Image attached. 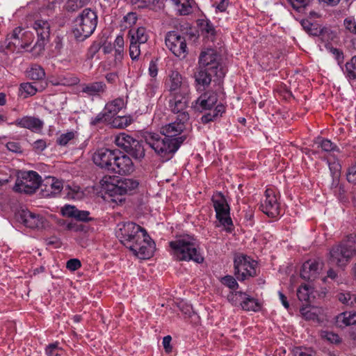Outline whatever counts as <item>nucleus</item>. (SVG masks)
<instances>
[{
    "instance_id": "f257e3e1",
    "label": "nucleus",
    "mask_w": 356,
    "mask_h": 356,
    "mask_svg": "<svg viewBox=\"0 0 356 356\" xmlns=\"http://www.w3.org/2000/svg\"><path fill=\"white\" fill-rule=\"evenodd\" d=\"M186 123L176 120L162 127L160 134L147 132L144 135L145 142L158 156L168 161L186 138L185 136H178Z\"/></svg>"
},
{
    "instance_id": "f03ea898",
    "label": "nucleus",
    "mask_w": 356,
    "mask_h": 356,
    "mask_svg": "<svg viewBox=\"0 0 356 356\" xmlns=\"http://www.w3.org/2000/svg\"><path fill=\"white\" fill-rule=\"evenodd\" d=\"M118 227L116 236L126 248L141 259L152 257L155 243L144 228L133 222H120Z\"/></svg>"
},
{
    "instance_id": "7ed1b4c3",
    "label": "nucleus",
    "mask_w": 356,
    "mask_h": 356,
    "mask_svg": "<svg viewBox=\"0 0 356 356\" xmlns=\"http://www.w3.org/2000/svg\"><path fill=\"white\" fill-rule=\"evenodd\" d=\"M173 255L178 261H193L201 264L204 257L200 252L197 239L191 235H184L170 242Z\"/></svg>"
},
{
    "instance_id": "20e7f679",
    "label": "nucleus",
    "mask_w": 356,
    "mask_h": 356,
    "mask_svg": "<svg viewBox=\"0 0 356 356\" xmlns=\"http://www.w3.org/2000/svg\"><path fill=\"white\" fill-rule=\"evenodd\" d=\"M355 256H356V236L350 235L330 249L329 261L339 267H344Z\"/></svg>"
},
{
    "instance_id": "39448f33",
    "label": "nucleus",
    "mask_w": 356,
    "mask_h": 356,
    "mask_svg": "<svg viewBox=\"0 0 356 356\" xmlns=\"http://www.w3.org/2000/svg\"><path fill=\"white\" fill-rule=\"evenodd\" d=\"M97 16L90 8H85L73 21L72 33L78 40L88 38L95 30Z\"/></svg>"
},
{
    "instance_id": "423d86ee",
    "label": "nucleus",
    "mask_w": 356,
    "mask_h": 356,
    "mask_svg": "<svg viewBox=\"0 0 356 356\" xmlns=\"http://www.w3.org/2000/svg\"><path fill=\"white\" fill-rule=\"evenodd\" d=\"M29 35L30 33L22 28H15L7 35L4 41L0 42V52L7 55L28 47L31 44Z\"/></svg>"
},
{
    "instance_id": "0eeeda50",
    "label": "nucleus",
    "mask_w": 356,
    "mask_h": 356,
    "mask_svg": "<svg viewBox=\"0 0 356 356\" xmlns=\"http://www.w3.org/2000/svg\"><path fill=\"white\" fill-rule=\"evenodd\" d=\"M115 143L118 147L136 160H141L145 155L143 141L138 140L124 133L117 136Z\"/></svg>"
},
{
    "instance_id": "6e6552de",
    "label": "nucleus",
    "mask_w": 356,
    "mask_h": 356,
    "mask_svg": "<svg viewBox=\"0 0 356 356\" xmlns=\"http://www.w3.org/2000/svg\"><path fill=\"white\" fill-rule=\"evenodd\" d=\"M234 266V275L239 281H244L257 275V262L243 254L235 256Z\"/></svg>"
},
{
    "instance_id": "1a4fd4ad",
    "label": "nucleus",
    "mask_w": 356,
    "mask_h": 356,
    "mask_svg": "<svg viewBox=\"0 0 356 356\" xmlns=\"http://www.w3.org/2000/svg\"><path fill=\"white\" fill-rule=\"evenodd\" d=\"M211 201L216 213V218L227 230L230 231L233 224L229 216V206L225 195L221 192H216L212 195Z\"/></svg>"
},
{
    "instance_id": "9d476101",
    "label": "nucleus",
    "mask_w": 356,
    "mask_h": 356,
    "mask_svg": "<svg viewBox=\"0 0 356 356\" xmlns=\"http://www.w3.org/2000/svg\"><path fill=\"white\" fill-rule=\"evenodd\" d=\"M218 58V55L212 49L202 51L199 58V67L210 70L218 79H222L225 74V70L220 65Z\"/></svg>"
},
{
    "instance_id": "9b49d317",
    "label": "nucleus",
    "mask_w": 356,
    "mask_h": 356,
    "mask_svg": "<svg viewBox=\"0 0 356 356\" xmlns=\"http://www.w3.org/2000/svg\"><path fill=\"white\" fill-rule=\"evenodd\" d=\"M189 97L188 94H177L169 101V107L172 113L177 115V120L188 122L190 119L188 113Z\"/></svg>"
},
{
    "instance_id": "f8f14e48",
    "label": "nucleus",
    "mask_w": 356,
    "mask_h": 356,
    "mask_svg": "<svg viewBox=\"0 0 356 356\" xmlns=\"http://www.w3.org/2000/svg\"><path fill=\"white\" fill-rule=\"evenodd\" d=\"M165 44L170 51L177 57L184 58L187 54V45L185 37L176 31H170L165 36Z\"/></svg>"
},
{
    "instance_id": "ddd939ff",
    "label": "nucleus",
    "mask_w": 356,
    "mask_h": 356,
    "mask_svg": "<svg viewBox=\"0 0 356 356\" xmlns=\"http://www.w3.org/2000/svg\"><path fill=\"white\" fill-rule=\"evenodd\" d=\"M40 177L35 171H29L26 173L20 181H17L15 190L17 192L32 194L36 189L40 187Z\"/></svg>"
},
{
    "instance_id": "4468645a",
    "label": "nucleus",
    "mask_w": 356,
    "mask_h": 356,
    "mask_svg": "<svg viewBox=\"0 0 356 356\" xmlns=\"http://www.w3.org/2000/svg\"><path fill=\"white\" fill-rule=\"evenodd\" d=\"M116 154H119L118 149L100 148L93 154L92 161L96 165L110 172Z\"/></svg>"
},
{
    "instance_id": "2eb2a0df",
    "label": "nucleus",
    "mask_w": 356,
    "mask_h": 356,
    "mask_svg": "<svg viewBox=\"0 0 356 356\" xmlns=\"http://www.w3.org/2000/svg\"><path fill=\"white\" fill-rule=\"evenodd\" d=\"M265 200L260 204L261 211L268 217L275 218L280 214V204L272 188H267L265 191Z\"/></svg>"
},
{
    "instance_id": "dca6fc26",
    "label": "nucleus",
    "mask_w": 356,
    "mask_h": 356,
    "mask_svg": "<svg viewBox=\"0 0 356 356\" xmlns=\"http://www.w3.org/2000/svg\"><path fill=\"white\" fill-rule=\"evenodd\" d=\"M134 170V165L130 157L122 154L119 150V154H116L115 155L112 166V170H111L110 172L126 175L131 173Z\"/></svg>"
},
{
    "instance_id": "f3484780",
    "label": "nucleus",
    "mask_w": 356,
    "mask_h": 356,
    "mask_svg": "<svg viewBox=\"0 0 356 356\" xmlns=\"http://www.w3.org/2000/svg\"><path fill=\"white\" fill-rule=\"evenodd\" d=\"M33 28L35 31L38 40L34 47L38 48L40 51L44 49L46 42L50 36V24L47 20L36 19Z\"/></svg>"
},
{
    "instance_id": "a211bd4d",
    "label": "nucleus",
    "mask_w": 356,
    "mask_h": 356,
    "mask_svg": "<svg viewBox=\"0 0 356 356\" xmlns=\"http://www.w3.org/2000/svg\"><path fill=\"white\" fill-rule=\"evenodd\" d=\"M217 93L213 90H209L201 95L193 104L195 110L203 112L207 110H211L213 106L217 103Z\"/></svg>"
},
{
    "instance_id": "6ab92c4d",
    "label": "nucleus",
    "mask_w": 356,
    "mask_h": 356,
    "mask_svg": "<svg viewBox=\"0 0 356 356\" xmlns=\"http://www.w3.org/2000/svg\"><path fill=\"white\" fill-rule=\"evenodd\" d=\"M168 90L175 96L177 94H188V86L182 82L181 74L177 71H172L166 81Z\"/></svg>"
},
{
    "instance_id": "aec40b11",
    "label": "nucleus",
    "mask_w": 356,
    "mask_h": 356,
    "mask_svg": "<svg viewBox=\"0 0 356 356\" xmlns=\"http://www.w3.org/2000/svg\"><path fill=\"white\" fill-rule=\"evenodd\" d=\"M41 193L44 197H51L58 194L63 189L62 181L54 177H47L40 184Z\"/></svg>"
},
{
    "instance_id": "412c9836",
    "label": "nucleus",
    "mask_w": 356,
    "mask_h": 356,
    "mask_svg": "<svg viewBox=\"0 0 356 356\" xmlns=\"http://www.w3.org/2000/svg\"><path fill=\"white\" fill-rule=\"evenodd\" d=\"M323 263L316 260H309L302 265L300 276L308 281L314 280L323 268Z\"/></svg>"
},
{
    "instance_id": "4be33fe9",
    "label": "nucleus",
    "mask_w": 356,
    "mask_h": 356,
    "mask_svg": "<svg viewBox=\"0 0 356 356\" xmlns=\"http://www.w3.org/2000/svg\"><path fill=\"white\" fill-rule=\"evenodd\" d=\"M18 220L25 226L33 229L43 227L44 218L28 210H22L18 214Z\"/></svg>"
},
{
    "instance_id": "5701e85b",
    "label": "nucleus",
    "mask_w": 356,
    "mask_h": 356,
    "mask_svg": "<svg viewBox=\"0 0 356 356\" xmlns=\"http://www.w3.org/2000/svg\"><path fill=\"white\" fill-rule=\"evenodd\" d=\"M138 181L134 179L124 178L118 180L117 184L112 185L110 191L115 194H131L138 186Z\"/></svg>"
},
{
    "instance_id": "b1692460",
    "label": "nucleus",
    "mask_w": 356,
    "mask_h": 356,
    "mask_svg": "<svg viewBox=\"0 0 356 356\" xmlns=\"http://www.w3.org/2000/svg\"><path fill=\"white\" fill-rule=\"evenodd\" d=\"M19 127L30 129L33 131L40 130L43 127V122L38 118L32 116H25L18 118L15 122L11 123Z\"/></svg>"
},
{
    "instance_id": "393cba45",
    "label": "nucleus",
    "mask_w": 356,
    "mask_h": 356,
    "mask_svg": "<svg viewBox=\"0 0 356 356\" xmlns=\"http://www.w3.org/2000/svg\"><path fill=\"white\" fill-rule=\"evenodd\" d=\"M62 214L70 218H74L79 221L88 222L91 220L89 217L90 213L87 211H80L76 207L65 205L62 208Z\"/></svg>"
},
{
    "instance_id": "a878e982",
    "label": "nucleus",
    "mask_w": 356,
    "mask_h": 356,
    "mask_svg": "<svg viewBox=\"0 0 356 356\" xmlns=\"http://www.w3.org/2000/svg\"><path fill=\"white\" fill-rule=\"evenodd\" d=\"M124 100L121 98H117L107 103L104 108V111L106 113L107 119L111 121L114 118L118 116L117 115L124 107Z\"/></svg>"
},
{
    "instance_id": "bb28decb",
    "label": "nucleus",
    "mask_w": 356,
    "mask_h": 356,
    "mask_svg": "<svg viewBox=\"0 0 356 356\" xmlns=\"http://www.w3.org/2000/svg\"><path fill=\"white\" fill-rule=\"evenodd\" d=\"M212 76H215V74L210 70L199 67L195 74V82L198 86L197 90L200 89V86H202L203 88L208 86L211 83Z\"/></svg>"
},
{
    "instance_id": "cd10ccee",
    "label": "nucleus",
    "mask_w": 356,
    "mask_h": 356,
    "mask_svg": "<svg viewBox=\"0 0 356 356\" xmlns=\"http://www.w3.org/2000/svg\"><path fill=\"white\" fill-rule=\"evenodd\" d=\"M106 86L103 81H96L81 86V92L90 96L99 95L104 93Z\"/></svg>"
},
{
    "instance_id": "c85d7f7f",
    "label": "nucleus",
    "mask_w": 356,
    "mask_h": 356,
    "mask_svg": "<svg viewBox=\"0 0 356 356\" xmlns=\"http://www.w3.org/2000/svg\"><path fill=\"white\" fill-rule=\"evenodd\" d=\"M336 325L339 327H345L356 325V312H345L336 316Z\"/></svg>"
},
{
    "instance_id": "c756f323",
    "label": "nucleus",
    "mask_w": 356,
    "mask_h": 356,
    "mask_svg": "<svg viewBox=\"0 0 356 356\" xmlns=\"http://www.w3.org/2000/svg\"><path fill=\"white\" fill-rule=\"evenodd\" d=\"M209 113H205L201 118V122L203 124H207L214 121L216 118L221 116L225 111V107L222 104H218L214 109L209 110Z\"/></svg>"
},
{
    "instance_id": "7c9ffc66",
    "label": "nucleus",
    "mask_w": 356,
    "mask_h": 356,
    "mask_svg": "<svg viewBox=\"0 0 356 356\" xmlns=\"http://www.w3.org/2000/svg\"><path fill=\"white\" fill-rule=\"evenodd\" d=\"M26 76L30 79L41 81L45 78V72L42 66L38 64H33L27 70Z\"/></svg>"
},
{
    "instance_id": "2f4dec72",
    "label": "nucleus",
    "mask_w": 356,
    "mask_h": 356,
    "mask_svg": "<svg viewBox=\"0 0 356 356\" xmlns=\"http://www.w3.org/2000/svg\"><path fill=\"white\" fill-rule=\"evenodd\" d=\"M243 301L240 302L242 309L245 311L257 312L261 309V305L255 298L249 296H243Z\"/></svg>"
},
{
    "instance_id": "473e14b6",
    "label": "nucleus",
    "mask_w": 356,
    "mask_h": 356,
    "mask_svg": "<svg viewBox=\"0 0 356 356\" xmlns=\"http://www.w3.org/2000/svg\"><path fill=\"white\" fill-rule=\"evenodd\" d=\"M129 35H131L130 40L135 41L141 44H145L148 40L146 29L143 27H139L136 30H131Z\"/></svg>"
},
{
    "instance_id": "72a5a7b5",
    "label": "nucleus",
    "mask_w": 356,
    "mask_h": 356,
    "mask_svg": "<svg viewBox=\"0 0 356 356\" xmlns=\"http://www.w3.org/2000/svg\"><path fill=\"white\" fill-rule=\"evenodd\" d=\"M300 24L303 29L310 35L318 36L323 32V29L318 24L312 23L307 19H302Z\"/></svg>"
},
{
    "instance_id": "f704fd0d",
    "label": "nucleus",
    "mask_w": 356,
    "mask_h": 356,
    "mask_svg": "<svg viewBox=\"0 0 356 356\" xmlns=\"http://www.w3.org/2000/svg\"><path fill=\"white\" fill-rule=\"evenodd\" d=\"M199 26L202 34L206 37H213L216 35V30L213 25L208 19H200Z\"/></svg>"
},
{
    "instance_id": "c9c22d12",
    "label": "nucleus",
    "mask_w": 356,
    "mask_h": 356,
    "mask_svg": "<svg viewBox=\"0 0 356 356\" xmlns=\"http://www.w3.org/2000/svg\"><path fill=\"white\" fill-rule=\"evenodd\" d=\"M90 0H67L65 9L68 12H74L89 3Z\"/></svg>"
},
{
    "instance_id": "e433bc0d",
    "label": "nucleus",
    "mask_w": 356,
    "mask_h": 356,
    "mask_svg": "<svg viewBox=\"0 0 356 356\" xmlns=\"http://www.w3.org/2000/svg\"><path fill=\"white\" fill-rule=\"evenodd\" d=\"M176 5L181 6L179 12L181 15H186L191 12L193 0H172Z\"/></svg>"
},
{
    "instance_id": "4c0bfd02",
    "label": "nucleus",
    "mask_w": 356,
    "mask_h": 356,
    "mask_svg": "<svg viewBox=\"0 0 356 356\" xmlns=\"http://www.w3.org/2000/svg\"><path fill=\"white\" fill-rule=\"evenodd\" d=\"M77 136V132L74 131L62 134L56 140V143L60 146H65Z\"/></svg>"
},
{
    "instance_id": "58836bf2",
    "label": "nucleus",
    "mask_w": 356,
    "mask_h": 356,
    "mask_svg": "<svg viewBox=\"0 0 356 356\" xmlns=\"http://www.w3.org/2000/svg\"><path fill=\"white\" fill-rule=\"evenodd\" d=\"M346 74L350 79H356V56L346 64Z\"/></svg>"
},
{
    "instance_id": "ea45409f",
    "label": "nucleus",
    "mask_w": 356,
    "mask_h": 356,
    "mask_svg": "<svg viewBox=\"0 0 356 356\" xmlns=\"http://www.w3.org/2000/svg\"><path fill=\"white\" fill-rule=\"evenodd\" d=\"M311 289L307 284L300 286L297 291V296L300 301L301 302H309L310 295H311Z\"/></svg>"
},
{
    "instance_id": "a19ab883",
    "label": "nucleus",
    "mask_w": 356,
    "mask_h": 356,
    "mask_svg": "<svg viewBox=\"0 0 356 356\" xmlns=\"http://www.w3.org/2000/svg\"><path fill=\"white\" fill-rule=\"evenodd\" d=\"M160 0H131L133 5L137 6L139 8H149L154 9V6L159 3Z\"/></svg>"
},
{
    "instance_id": "79ce46f5",
    "label": "nucleus",
    "mask_w": 356,
    "mask_h": 356,
    "mask_svg": "<svg viewBox=\"0 0 356 356\" xmlns=\"http://www.w3.org/2000/svg\"><path fill=\"white\" fill-rule=\"evenodd\" d=\"M112 126L115 128H124L131 124V120L126 116H116L111 121Z\"/></svg>"
},
{
    "instance_id": "37998d69",
    "label": "nucleus",
    "mask_w": 356,
    "mask_h": 356,
    "mask_svg": "<svg viewBox=\"0 0 356 356\" xmlns=\"http://www.w3.org/2000/svg\"><path fill=\"white\" fill-rule=\"evenodd\" d=\"M338 300L346 305H353L356 302V296L349 292L340 293L337 295Z\"/></svg>"
},
{
    "instance_id": "c03bdc74",
    "label": "nucleus",
    "mask_w": 356,
    "mask_h": 356,
    "mask_svg": "<svg viewBox=\"0 0 356 356\" xmlns=\"http://www.w3.org/2000/svg\"><path fill=\"white\" fill-rule=\"evenodd\" d=\"M140 45L135 41L130 40L129 55L132 60H137L140 55Z\"/></svg>"
},
{
    "instance_id": "a18cd8bd",
    "label": "nucleus",
    "mask_w": 356,
    "mask_h": 356,
    "mask_svg": "<svg viewBox=\"0 0 356 356\" xmlns=\"http://www.w3.org/2000/svg\"><path fill=\"white\" fill-rule=\"evenodd\" d=\"M245 296H246V293L241 291L230 292L227 296V300L232 305L236 306L238 304L240 305V300H242Z\"/></svg>"
},
{
    "instance_id": "49530a36",
    "label": "nucleus",
    "mask_w": 356,
    "mask_h": 356,
    "mask_svg": "<svg viewBox=\"0 0 356 356\" xmlns=\"http://www.w3.org/2000/svg\"><path fill=\"white\" fill-rule=\"evenodd\" d=\"M300 313L306 320L315 321L318 319V315L315 312L312 311V309H310L307 304H306L305 307H302L300 309Z\"/></svg>"
},
{
    "instance_id": "de8ad7c7",
    "label": "nucleus",
    "mask_w": 356,
    "mask_h": 356,
    "mask_svg": "<svg viewBox=\"0 0 356 356\" xmlns=\"http://www.w3.org/2000/svg\"><path fill=\"white\" fill-rule=\"evenodd\" d=\"M48 356H60L62 349L58 347V343H50L45 349Z\"/></svg>"
},
{
    "instance_id": "09e8293b",
    "label": "nucleus",
    "mask_w": 356,
    "mask_h": 356,
    "mask_svg": "<svg viewBox=\"0 0 356 356\" xmlns=\"http://www.w3.org/2000/svg\"><path fill=\"white\" fill-rule=\"evenodd\" d=\"M222 284L227 286L231 289H236L238 287V284L236 279L232 275H226L221 279Z\"/></svg>"
},
{
    "instance_id": "8fccbe9b",
    "label": "nucleus",
    "mask_w": 356,
    "mask_h": 356,
    "mask_svg": "<svg viewBox=\"0 0 356 356\" xmlns=\"http://www.w3.org/2000/svg\"><path fill=\"white\" fill-rule=\"evenodd\" d=\"M321 337L332 343H339L341 342L339 336L332 332L325 331L321 334Z\"/></svg>"
},
{
    "instance_id": "3c124183",
    "label": "nucleus",
    "mask_w": 356,
    "mask_h": 356,
    "mask_svg": "<svg viewBox=\"0 0 356 356\" xmlns=\"http://www.w3.org/2000/svg\"><path fill=\"white\" fill-rule=\"evenodd\" d=\"M320 147L325 152L339 151L337 147L327 139L322 140L320 143Z\"/></svg>"
},
{
    "instance_id": "603ef678",
    "label": "nucleus",
    "mask_w": 356,
    "mask_h": 356,
    "mask_svg": "<svg viewBox=\"0 0 356 356\" xmlns=\"http://www.w3.org/2000/svg\"><path fill=\"white\" fill-rule=\"evenodd\" d=\"M104 122H109L111 123V120L107 119L106 113L103 111L99 113L95 118L91 120L90 124L93 126L97 125Z\"/></svg>"
},
{
    "instance_id": "864d4df0",
    "label": "nucleus",
    "mask_w": 356,
    "mask_h": 356,
    "mask_svg": "<svg viewBox=\"0 0 356 356\" xmlns=\"http://www.w3.org/2000/svg\"><path fill=\"white\" fill-rule=\"evenodd\" d=\"M20 89L29 95H34L38 91L36 87L33 83L29 82L22 83Z\"/></svg>"
},
{
    "instance_id": "5fc2aeb1",
    "label": "nucleus",
    "mask_w": 356,
    "mask_h": 356,
    "mask_svg": "<svg viewBox=\"0 0 356 356\" xmlns=\"http://www.w3.org/2000/svg\"><path fill=\"white\" fill-rule=\"evenodd\" d=\"M334 193L341 202H348V197L346 195V191L343 185L341 187H338L337 190H334Z\"/></svg>"
},
{
    "instance_id": "6e6d98bb",
    "label": "nucleus",
    "mask_w": 356,
    "mask_h": 356,
    "mask_svg": "<svg viewBox=\"0 0 356 356\" xmlns=\"http://www.w3.org/2000/svg\"><path fill=\"white\" fill-rule=\"evenodd\" d=\"M7 149L14 153L22 154V147L19 142L11 141L8 142L6 145Z\"/></svg>"
},
{
    "instance_id": "4d7b16f0",
    "label": "nucleus",
    "mask_w": 356,
    "mask_h": 356,
    "mask_svg": "<svg viewBox=\"0 0 356 356\" xmlns=\"http://www.w3.org/2000/svg\"><path fill=\"white\" fill-rule=\"evenodd\" d=\"M343 24L347 30L353 34H356V22L354 18H346Z\"/></svg>"
},
{
    "instance_id": "13d9d810",
    "label": "nucleus",
    "mask_w": 356,
    "mask_h": 356,
    "mask_svg": "<svg viewBox=\"0 0 356 356\" xmlns=\"http://www.w3.org/2000/svg\"><path fill=\"white\" fill-rule=\"evenodd\" d=\"M329 168L332 177H340L341 167L338 162L329 163Z\"/></svg>"
},
{
    "instance_id": "bf43d9fd",
    "label": "nucleus",
    "mask_w": 356,
    "mask_h": 356,
    "mask_svg": "<svg viewBox=\"0 0 356 356\" xmlns=\"http://www.w3.org/2000/svg\"><path fill=\"white\" fill-rule=\"evenodd\" d=\"M290 3L295 10L300 12L308 5L309 0H291Z\"/></svg>"
},
{
    "instance_id": "052dcab7",
    "label": "nucleus",
    "mask_w": 356,
    "mask_h": 356,
    "mask_svg": "<svg viewBox=\"0 0 356 356\" xmlns=\"http://www.w3.org/2000/svg\"><path fill=\"white\" fill-rule=\"evenodd\" d=\"M70 192L68 193V195L71 196L73 199L80 200L83 197V192L81 191L80 187L74 186L73 188H70Z\"/></svg>"
},
{
    "instance_id": "680f3d73",
    "label": "nucleus",
    "mask_w": 356,
    "mask_h": 356,
    "mask_svg": "<svg viewBox=\"0 0 356 356\" xmlns=\"http://www.w3.org/2000/svg\"><path fill=\"white\" fill-rule=\"evenodd\" d=\"M81 266V261L78 259H70L66 264L67 268L72 271L79 269Z\"/></svg>"
},
{
    "instance_id": "e2e57ef3",
    "label": "nucleus",
    "mask_w": 356,
    "mask_h": 356,
    "mask_svg": "<svg viewBox=\"0 0 356 356\" xmlns=\"http://www.w3.org/2000/svg\"><path fill=\"white\" fill-rule=\"evenodd\" d=\"M347 180L350 183L356 182V162L354 165L349 168L347 173Z\"/></svg>"
},
{
    "instance_id": "0e129e2a",
    "label": "nucleus",
    "mask_w": 356,
    "mask_h": 356,
    "mask_svg": "<svg viewBox=\"0 0 356 356\" xmlns=\"http://www.w3.org/2000/svg\"><path fill=\"white\" fill-rule=\"evenodd\" d=\"M172 341V337L170 335H167L163 339V346L165 349V351L167 353H170L172 352V347L170 345V342Z\"/></svg>"
},
{
    "instance_id": "69168bd1",
    "label": "nucleus",
    "mask_w": 356,
    "mask_h": 356,
    "mask_svg": "<svg viewBox=\"0 0 356 356\" xmlns=\"http://www.w3.org/2000/svg\"><path fill=\"white\" fill-rule=\"evenodd\" d=\"M33 146V149L36 152H42V150H44L46 148L47 145H46V142L44 140H38L35 142H34Z\"/></svg>"
},
{
    "instance_id": "338daca9",
    "label": "nucleus",
    "mask_w": 356,
    "mask_h": 356,
    "mask_svg": "<svg viewBox=\"0 0 356 356\" xmlns=\"http://www.w3.org/2000/svg\"><path fill=\"white\" fill-rule=\"evenodd\" d=\"M123 195H124L115 194L113 192L111 191V200L109 201L117 204H121L124 201V198L122 197Z\"/></svg>"
},
{
    "instance_id": "774afa93",
    "label": "nucleus",
    "mask_w": 356,
    "mask_h": 356,
    "mask_svg": "<svg viewBox=\"0 0 356 356\" xmlns=\"http://www.w3.org/2000/svg\"><path fill=\"white\" fill-rule=\"evenodd\" d=\"M158 73L157 64L155 61L151 60L149 65V74L152 77H155Z\"/></svg>"
}]
</instances>
